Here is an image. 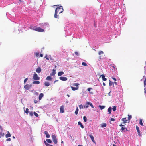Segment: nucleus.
<instances>
[{"mask_svg": "<svg viewBox=\"0 0 146 146\" xmlns=\"http://www.w3.org/2000/svg\"><path fill=\"white\" fill-rule=\"evenodd\" d=\"M63 11V9L62 6H60L57 7L55 9V14L54 15V17L55 18H58V15L57 13H61Z\"/></svg>", "mask_w": 146, "mask_h": 146, "instance_id": "obj_1", "label": "nucleus"}, {"mask_svg": "<svg viewBox=\"0 0 146 146\" xmlns=\"http://www.w3.org/2000/svg\"><path fill=\"white\" fill-rule=\"evenodd\" d=\"M30 28L33 30H35L36 31L40 32H43L44 31V30L43 29L41 28L40 27H34L32 28V27H30Z\"/></svg>", "mask_w": 146, "mask_h": 146, "instance_id": "obj_2", "label": "nucleus"}, {"mask_svg": "<svg viewBox=\"0 0 146 146\" xmlns=\"http://www.w3.org/2000/svg\"><path fill=\"white\" fill-rule=\"evenodd\" d=\"M52 137L53 141L54 143L55 144H57L58 142L56 136L54 135H52Z\"/></svg>", "mask_w": 146, "mask_h": 146, "instance_id": "obj_3", "label": "nucleus"}, {"mask_svg": "<svg viewBox=\"0 0 146 146\" xmlns=\"http://www.w3.org/2000/svg\"><path fill=\"white\" fill-rule=\"evenodd\" d=\"M79 84L78 83H74V85L76 86V87H74L72 86H71L72 89L73 91L76 90L78 88V85Z\"/></svg>", "mask_w": 146, "mask_h": 146, "instance_id": "obj_4", "label": "nucleus"}, {"mask_svg": "<svg viewBox=\"0 0 146 146\" xmlns=\"http://www.w3.org/2000/svg\"><path fill=\"white\" fill-rule=\"evenodd\" d=\"M33 78L35 80H38L40 79V78L38 77L37 74L35 73L34 74Z\"/></svg>", "mask_w": 146, "mask_h": 146, "instance_id": "obj_5", "label": "nucleus"}, {"mask_svg": "<svg viewBox=\"0 0 146 146\" xmlns=\"http://www.w3.org/2000/svg\"><path fill=\"white\" fill-rule=\"evenodd\" d=\"M31 86L32 85L31 84H26L24 86V88L26 90H28Z\"/></svg>", "mask_w": 146, "mask_h": 146, "instance_id": "obj_6", "label": "nucleus"}, {"mask_svg": "<svg viewBox=\"0 0 146 146\" xmlns=\"http://www.w3.org/2000/svg\"><path fill=\"white\" fill-rule=\"evenodd\" d=\"M42 26L44 28H46V27H48L49 28V24L48 23H45L42 24Z\"/></svg>", "mask_w": 146, "mask_h": 146, "instance_id": "obj_7", "label": "nucleus"}, {"mask_svg": "<svg viewBox=\"0 0 146 146\" xmlns=\"http://www.w3.org/2000/svg\"><path fill=\"white\" fill-rule=\"evenodd\" d=\"M60 80L63 81H66L67 80V78L65 77L61 76L59 77Z\"/></svg>", "mask_w": 146, "mask_h": 146, "instance_id": "obj_8", "label": "nucleus"}, {"mask_svg": "<svg viewBox=\"0 0 146 146\" xmlns=\"http://www.w3.org/2000/svg\"><path fill=\"white\" fill-rule=\"evenodd\" d=\"M60 113H63L64 112V106L62 105L60 108Z\"/></svg>", "mask_w": 146, "mask_h": 146, "instance_id": "obj_9", "label": "nucleus"}, {"mask_svg": "<svg viewBox=\"0 0 146 146\" xmlns=\"http://www.w3.org/2000/svg\"><path fill=\"white\" fill-rule=\"evenodd\" d=\"M89 136L91 138L92 141L94 143H96V142H95V141L94 140V137L93 136L90 134L89 135Z\"/></svg>", "mask_w": 146, "mask_h": 146, "instance_id": "obj_10", "label": "nucleus"}, {"mask_svg": "<svg viewBox=\"0 0 146 146\" xmlns=\"http://www.w3.org/2000/svg\"><path fill=\"white\" fill-rule=\"evenodd\" d=\"M44 133L46 135V138H49L50 137V135L48 134V132L47 131H45Z\"/></svg>", "mask_w": 146, "mask_h": 146, "instance_id": "obj_11", "label": "nucleus"}, {"mask_svg": "<svg viewBox=\"0 0 146 146\" xmlns=\"http://www.w3.org/2000/svg\"><path fill=\"white\" fill-rule=\"evenodd\" d=\"M136 129L137 130V131L138 132V135L140 136L141 134H140V131L139 130V128L137 126H136Z\"/></svg>", "mask_w": 146, "mask_h": 146, "instance_id": "obj_12", "label": "nucleus"}, {"mask_svg": "<svg viewBox=\"0 0 146 146\" xmlns=\"http://www.w3.org/2000/svg\"><path fill=\"white\" fill-rule=\"evenodd\" d=\"M101 76L103 80L105 81L107 80V79L105 78V76L104 75L102 74Z\"/></svg>", "mask_w": 146, "mask_h": 146, "instance_id": "obj_13", "label": "nucleus"}, {"mask_svg": "<svg viewBox=\"0 0 146 146\" xmlns=\"http://www.w3.org/2000/svg\"><path fill=\"white\" fill-rule=\"evenodd\" d=\"M44 96V94L42 93H40L39 96V100H40Z\"/></svg>", "mask_w": 146, "mask_h": 146, "instance_id": "obj_14", "label": "nucleus"}, {"mask_svg": "<svg viewBox=\"0 0 146 146\" xmlns=\"http://www.w3.org/2000/svg\"><path fill=\"white\" fill-rule=\"evenodd\" d=\"M53 72L52 73H50V75L51 76H53L56 73L55 70L54 69H53L52 70Z\"/></svg>", "mask_w": 146, "mask_h": 146, "instance_id": "obj_15", "label": "nucleus"}, {"mask_svg": "<svg viewBox=\"0 0 146 146\" xmlns=\"http://www.w3.org/2000/svg\"><path fill=\"white\" fill-rule=\"evenodd\" d=\"M41 69L40 67H38L36 70V72L37 73H39L41 72Z\"/></svg>", "mask_w": 146, "mask_h": 146, "instance_id": "obj_16", "label": "nucleus"}, {"mask_svg": "<svg viewBox=\"0 0 146 146\" xmlns=\"http://www.w3.org/2000/svg\"><path fill=\"white\" fill-rule=\"evenodd\" d=\"M11 136V134L9 133V132L7 131V134L5 135V137L6 138H8L10 137Z\"/></svg>", "mask_w": 146, "mask_h": 146, "instance_id": "obj_17", "label": "nucleus"}, {"mask_svg": "<svg viewBox=\"0 0 146 146\" xmlns=\"http://www.w3.org/2000/svg\"><path fill=\"white\" fill-rule=\"evenodd\" d=\"M112 108L111 107H109L108 109V111L109 112V114H111V113Z\"/></svg>", "mask_w": 146, "mask_h": 146, "instance_id": "obj_18", "label": "nucleus"}, {"mask_svg": "<svg viewBox=\"0 0 146 146\" xmlns=\"http://www.w3.org/2000/svg\"><path fill=\"white\" fill-rule=\"evenodd\" d=\"M64 74V72L63 71H60L58 72V76H60L63 74Z\"/></svg>", "mask_w": 146, "mask_h": 146, "instance_id": "obj_19", "label": "nucleus"}, {"mask_svg": "<svg viewBox=\"0 0 146 146\" xmlns=\"http://www.w3.org/2000/svg\"><path fill=\"white\" fill-rule=\"evenodd\" d=\"M105 106H101L99 105V107L100 108V109L101 110L104 109L105 108Z\"/></svg>", "mask_w": 146, "mask_h": 146, "instance_id": "obj_20", "label": "nucleus"}, {"mask_svg": "<svg viewBox=\"0 0 146 146\" xmlns=\"http://www.w3.org/2000/svg\"><path fill=\"white\" fill-rule=\"evenodd\" d=\"M78 125L80 126L83 129L84 128L83 125L81 123L80 121L78 122Z\"/></svg>", "mask_w": 146, "mask_h": 146, "instance_id": "obj_21", "label": "nucleus"}, {"mask_svg": "<svg viewBox=\"0 0 146 146\" xmlns=\"http://www.w3.org/2000/svg\"><path fill=\"white\" fill-rule=\"evenodd\" d=\"M33 83L34 84H38L40 83V81H34Z\"/></svg>", "mask_w": 146, "mask_h": 146, "instance_id": "obj_22", "label": "nucleus"}, {"mask_svg": "<svg viewBox=\"0 0 146 146\" xmlns=\"http://www.w3.org/2000/svg\"><path fill=\"white\" fill-rule=\"evenodd\" d=\"M107 126V124L106 123H102V124H101V127H102V128H103L104 127H105L106 126Z\"/></svg>", "mask_w": 146, "mask_h": 146, "instance_id": "obj_23", "label": "nucleus"}, {"mask_svg": "<svg viewBox=\"0 0 146 146\" xmlns=\"http://www.w3.org/2000/svg\"><path fill=\"white\" fill-rule=\"evenodd\" d=\"M86 104L87 105H90V106L92 108H94V107L92 103H90V102H87Z\"/></svg>", "mask_w": 146, "mask_h": 146, "instance_id": "obj_24", "label": "nucleus"}, {"mask_svg": "<svg viewBox=\"0 0 146 146\" xmlns=\"http://www.w3.org/2000/svg\"><path fill=\"white\" fill-rule=\"evenodd\" d=\"M44 85L46 86H49L50 84L48 82H45L44 83Z\"/></svg>", "mask_w": 146, "mask_h": 146, "instance_id": "obj_25", "label": "nucleus"}, {"mask_svg": "<svg viewBox=\"0 0 146 146\" xmlns=\"http://www.w3.org/2000/svg\"><path fill=\"white\" fill-rule=\"evenodd\" d=\"M78 109L77 107H76V108L75 111V113L76 115H77L78 114Z\"/></svg>", "mask_w": 146, "mask_h": 146, "instance_id": "obj_26", "label": "nucleus"}, {"mask_svg": "<svg viewBox=\"0 0 146 146\" xmlns=\"http://www.w3.org/2000/svg\"><path fill=\"white\" fill-rule=\"evenodd\" d=\"M46 79L48 80H51L52 78L50 76H48L46 77Z\"/></svg>", "mask_w": 146, "mask_h": 146, "instance_id": "obj_27", "label": "nucleus"}, {"mask_svg": "<svg viewBox=\"0 0 146 146\" xmlns=\"http://www.w3.org/2000/svg\"><path fill=\"white\" fill-rule=\"evenodd\" d=\"M5 134L3 133H2V131L0 133V137H3L4 136Z\"/></svg>", "mask_w": 146, "mask_h": 146, "instance_id": "obj_28", "label": "nucleus"}, {"mask_svg": "<svg viewBox=\"0 0 146 146\" xmlns=\"http://www.w3.org/2000/svg\"><path fill=\"white\" fill-rule=\"evenodd\" d=\"M46 141H47V142L49 143H52V141L50 139H46Z\"/></svg>", "mask_w": 146, "mask_h": 146, "instance_id": "obj_29", "label": "nucleus"}, {"mask_svg": "<svg viewBox=\"0 0 146 146\" xmlns=\"http://www.w3.org/2000/svg\"><path fill=\"white\" fill-rule=\"evenodd\" d=\"M139 123L141 126H143V123H142V119L140 120L139 122Z\"/></svg>", "mask_w": 146, "mask_h": 146, "instance_id": "obj_30", "label": "nucleus"}, {"mask_svg": "<svg viewBox=\"0 0 146 146\" xmlns=\"http://www.w3.org/2000/svg\"><path fill=\"white\" fill-rule=\"evenodd\" d=\"M79 107L80 109H82L84 108V106H83L82 104L79 105Z\"/></svg>", "mask_w": 146, "mask_h": 146, "instance_id": "obj_31", "label": "nucleus"}, {"mask_svg": "<svg viewBox=\"0 0 146 146\" xmlns=\"http://www.w3.org/2000/svg\"><path fill=\"white\" fill-rule=\"evenodd\" d=\"M126 118H123L122 119V121L124 122L125 123L127 122V120H126Z\"/></svg>", "mask_w": 146, "mask_h": 146, "instance_id": "obj_32", "label": "nucleus"}, {"mask_svg": "<svg viewBox=\"0 0 146 146\" xmlns=\"http://www.w3.org/2000/svg\"><path fill=\"white\" fill-rule=\"evenodd\" d=\"M116 106H114L112 108V110L113 111H115L116 110Z\"/></svg>", "mask_w": 146, "mask_h": 146, "instance_id": "obj_33", "label": "nucleus"}, {"mask_svg": "<svg viewBox=\"0 0 146 146\" xmlns=\"http://www.w3.org/2000/svg\"><path fill=\"white\" fill-rule=\"evenodd\" d=\"M84 121V122H86L87 121V118L85 116H84L83 117Z\"/></svg>", "mask_w": 146, "mask_h": 146, "instance_id": "obj_34", "label": "nucleus"}, {"mask_svg": "<svg viewBox=\"0 0 146 146\" xmlns=\"http://www.w3.org/2000/svg\"><path fill=\"white\" fill-rule=\"evenodd\" d=\"M25 112L27 114H28L29 113V109L28 108H27L26 109V110L25 111Z\"/></svg>", "mask_w": 146, "mask_h": 146, "instance_id": "obj_35", "label": "nucleus"}, {"mask_svg": "<svg viewBox=\"0 0 146 146\" xmlns=\"http://www.w3.org/2000/svg\"><path fill=\"white\" fill-rule=\"evenodd\" d=\"M33 113L35 116L36 117L38 116V114L36 113L35 112H34Z\"/></svg>", "mask_w": 146, "mask_h": 146, "instance_id": "obj_36", "label": "nucleus"}, {"mask_svg": "<svg viewBox=\"0 0 146 146\" xmlns=\"http://www.w3.org/2000/svg\"><path fill=\"white\" fill-rule=\"evenodd\" d=\"M82 65L84 66H87V65L86 64V63H85V62H82Z\"/></svg>", "mask_w": 146, "mask_h": 146, "instance_id": "obj_37", "label": "nucleus"}, {"mask_svg": "<svg viewBox=\"0 0 146 146\" xmlns=\"http://www.w3.org/2000/svg\"><path fill=\"white\" fill-rule=\"evenodd\" d=\"M104 53L103 51H100L98 52V54L99 55H100L101 54H103Z\"/></svg>", "mask_w": 146, "mask_h": 146, "instance_id": "obj_38", "label": "nucleus"}, {"mask_svg": "<svg viewBox=\"0 0 146 146\" xmlns=\"http://www.w3.org/2000/svg\"><path fill=\"white\" fill-rule=\"evenodd\" d=\"M29 114L31 116H33V112H32V111L30 112L29 113Z\"/></svg>", "mask_w": 146, "mask_h": 146, "instance_id": "obj_39", "label": "nucleus"}, {"mask_svg": "<svg viewBox=\"0 0 146 146\" xmlns=\"http://www.w3.org/2000/svg\"><path fill=\"white\" fill-rule=\"evenodd\" d=\"M125 129V126L124 125V126H123L122 127L121 129L123 131Z\"/></svg>", "mask_w": 146, "mask_h": 146, "instance_id": "obj_40", "label": "nucleus"}, {"mask_svg": "<svg viewBox=\"0 0 146 146\" xmlns=\"http://www.w3.org/2000/svg\"><path fill=\"white\" fill-rule=\"evenodd\" d=\"M144 86L145 87L146 86V78L145 79V80L144 82Z\"/></svg>", "mask_w": 146, "mask_h": 146, "instance_id": "obj_41", "label": "nucleus"}, {"mask_svg": "<svg viewBox=\"0 0 146 146\" xmlns=\"http://www.w3.org/2000/svg\"><path fill=\"white\" fill-rule=\"evenodd\" d=\"M44 143L46 146H49V145L50 144L47 143L45 141H44Z\"/></svg>", "mask_w": 146, "mask_h": 146, "instance_id": "obj_42", "label": "nucleus"}, {"mask_svg": "<svg viewBox=\"0 0 146 146\" xmlns=\"http://www.w3.org/2000/svg\"><path fill=\"white\" fill-rule=\"evenodd\" d=\"M128 119L129 121V120L130 119L132 118V116H131V115H128Z\"/></svg>", "mask_w": 146, "mask_h": 146, "instance_id": "obj_43", "label": "nucleus"}, {"mask_svg": "<svg viewBox=\"0 0 146 146\" xmlns=\"http://www.w3.org/2000/svg\"><path fill=\"white\" fill-rule=\"evenodd\" d=\"M112 84H113V82L111 81L110 80V81H109V84L110 86H111Z\"/></svg>", "mask_w": 146, "mask_h": 146, "instance_id": "obj_44", "label": "nucleus"}, {"mask_svg": "<svg viewBox=\"0 0 146 146\" xmlns=\"http://www.w3.org/2000/svg\"><path fill=\"white\" fill-rule=\"evenodd\" d=\"M35 54L36 57H38L39 56V53H35Z\"/></svg>", "mask_w": 146, "mask_h": 146, "instance_id": "obj_45", "label": "nucleus"}, {"mask_svg": "<svg viewBox=\"0 0 146 146\" xmlns=\"http://www.w3.org/2000/svg\"><path fill=\"white\" fill-rule=\"evenodd\" d=\"M6 141H11V139L10 138H7V139Z\"/></svg>", "mask_w": 146, "mask_h": 146, "instance_id": "obj_46", "label": "nucleus"}, {"mask_svg": "<svg viewBox=\"0 0 146 146\" xmlns=\"http://www.w3.org/2000/svg\"><path fill=\"white\" fill-rule=\"evenodd\" d=\"M27 80H28L27 78H25L24 80V83H25L27 81Z\"/></svg>", "mask_w": 146, "mask_h": 146, "instance_id": "obj_47", "label": "nucleus"}, {"mask_svg": "<svg viewBox=\"0 0 146 146\" xmlns=\"http://www.w3.org/2000/svg\"><path fill=\"white\" fill-rule=\"evenodd\" d=\"M115 119H114V118H111V119L110 121H115Z\"/></svg>", "mask_w": 146, "mask_h": 146, "instance_id": "obj_48", "label": "nucleus"}, {"mask_svg": "<svg viewBox=\"0 0 146 146\" xmlns=\"http://www.w3.org/2000/svg\"><path fill=\"white\" fill-rule=\"evenodd\" d=\"M88 105L87 104L86 105L84 106V108H88Z\"/></svg>", "mask_w": 146, "mask_h": 146, "instance_id": "obj_49", "label": "nucleus"}, {"mask_svg": "<svg viewBox=\"0 0 146 146\" xmlns=\"http://www.w3.org/2000/svg\"><path fill=\"white\" fill-rule=\"evenodd\" d=\"M75 54L77 56H78L79 55V54H78V53L77 52H75Z\"/></svg>", "mask_w": 146, "mask_h": 146, "instance_id": "obj_50", "label": "nucleus"}, {"mask_svg": "<svg viewBox=\"0 0 146 146\" xmlns=\"http://www.w3.org/2000/svg\"><path fill=\"white\" fill-rule=\"evenodd\" d=\"M37 102H38L36 100H35L34 101V103L35 104L37 103Z\"/></svg>", "mask_w": 146, "mask_h": 146, "instance_id": "obj_51", "label": "nucleus"}, {"mask_svg": "<svg viewBox=\"0 0 146 146\" xmlns=\"http://www.w3.org/2000/svg\"><path fill=\"white\" fill-rule=\"evenodd\" d=\"M91 88H88L87 90H88V91H90L91 90Z\"/></svg>", "mask_w": 146, "mask_h": 146, "instance_id": "obj_52", "label": "nucleus"}, {"mask_svg": "<svg viewBox=\"0 0 146 146\" xmlns=\"http://www.w3.org/2000/svg\"><path fill=\"white\" fill-rule=\"evenodd\" d=\"M112 78L114 80H115V81H116V79L115 78H114V77H112Z\"/></svg>", "mask_w": 146, "mask_h": 146, "instance_id": "obj_53", "label": "nucleus"}, {"mask_svg": "<svg viewBox=\"0 0 146 146\" xmlns=\"http://www.w3.org/2000/svg\"><path fill=\"white\" fill-rule=\"evenodd\" d=\"M35 94L37 96L38 95V93L37 92H36L35 93Z\"/></svg>", "mask_w": 146, "mask_h": 146, "instance_id": "obj_54", "label": "nucleus"}, {"mask_svg": "<svg viewBox=\"0 0 146 146\" xmlns=\"http://www.w3.org/2000/svg\"><path fill=\"white\" fill-rule=\"evenodd\" d=\"M0 129H1V130L2 131V130H3V128L0 125Z\"/></svg>", "mask_w": 146, "mask_h": 146, "instance_id": "obj_55", "label": "nucleus"}, {"mask_svg": "<svg viewBox=\"0 0 146 146\" xmlns=\"http://www.w3.org/2000/svg\"><path fill=\"white\" fill-rule=\"evenodd\" d=\"M40 57H42L43 56V54H40Z\"/></svg>", "mask_w": 146, "mask_h": 146, "instance_id": "obj_56", "label": "nucleus"}, {"mask_svg": "<svg viewBox=\"0 0 146 146\" xmlns=\"http://www.w3.org/2000/svg\"><path fill=\"white\" fill-rule=\"evenodd\" d=\"M45 58H46V59L48 60H49V58H48L46 56Z\"/></svg>", "mask_w": 146, "mask_h": 146, "instance_id": "obj_57", "label": "nucleus"}, {"mask_svg": "<svg viewBox=\"0 0 146 146\" xmlns=\"http://www.w3.org/2000/svg\"><path fill=\"white\" fill-rule=\"evenodd\" d=\"M103 86H105V85H106V84H105V83H104V82H103Z\"/></svg>", "mask_w": 146, "mask_h": 146, "instance_id": "obj_58", "label": "nucleus"}, {"mask_svg": "<svg viewBox=\"0 0 146 146\" xmlns=\"http://www.w3.org/2000/svg\"><path fill=\"white\" fill-rule=\"evenodd\" d=\"M119 126H121L122 127H123V126H124V125H122V124H121L120 125H119Z\"/></svg>", "mask_w": 146, "mask_h": 146, "instance_id": "obj_59", "label": "nucleus"}, {"mask_svg": "<svg viewBox=\"0 0 146 146\" xmlns=\"http://www.w3.org/2000/svg\"><path fill=\"white\" fill-rule=\"evenodd\" d=\"M144 90H145V91H144V92L146 94V88L144 89Z\"/></svg>", "mask_w": 146, "mask_h": 146, "instance_id": "obj_60", "label": "nucleus"}, {"mask_svg": "<svg viewBox=\"0 0 146 146\" xmlns=\"http://www.w3.org/2000/svg\"><path fill=\"white\" fill-rule=\"evenodd\" d=\"M113 146H116V145L115 144H113Z\"/></svg>", "mask_w": 146, "mask_h": 146, "instance_id": "obj_61", "label": "nucleus"}, {"mask_svg": "<svg viewBox=\"0 0 146 146\" xmlns=\"http://www.w3.org/2000/svg\"><path fill=\"white\" fill-rule=\"evenodd\" d=\"M49 146H53L52 145H49Z\"/></svg>", "mask_w": 146, "mask_h": 146, "instance_id": "obj_62", "label": "nucleus"}, {"mask_svg": "<svg viewBox=\"0 0 146 146\" xmlns=\"http://www.w3.org/2000/svg\"><path fill=\"white\" fill-rule=\"evenodd\" d=\"M13 138L14 139V138H15V137H14V136H13Z\"/></svg>", "mask_w": 146, "mask_h": 146, "instance_id": "obj_63", "label": "nucleus"}, {"mask_svg": "<svg viewBox=\"0 0 146 146\" xmlns=\"http://www.w3.org/2000/svg\"><path fill=\"white\" fill-rule=\"evenodd\" d=\"M78 146H83L82 145H78Z\"/></svg>", "mask_w": 146, "mask_h": 146, "instance_id": "obj_64", "label": "nucleus"}]
</instances>
